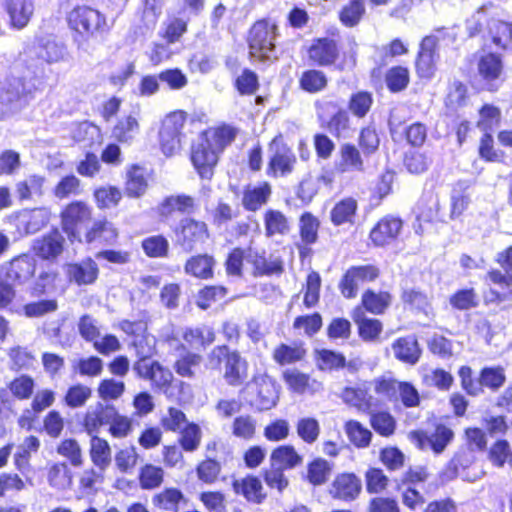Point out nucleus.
<instances>
[{
	"label": "nucleus",
	"instance_id": "1",
	"mask_svg": "<svg viewBox=\"0 0 512 512\" xmlns=\"http://www.w3.org/2000/svg\"><path fill=\"white\" fill-rule=\"evenodd\" d=\"M239 132L236 126L222 122L199 133L198 141L190 146L189 161L201 180L213 179L221 155L236 140Z\"/></svg>",
	"mask_w": 512,
	"mask_h": 512
},
{
	"label": "nucleus",
	"instance_id": "2",
	"mask_svg": "<svg viewBox=\"0 0 512 512\" xmlns=\"http://www.w3.org/2000/svg\"><path fill=\"white\" fill-rule=\"evenodd\" d=\"M359 44L354 36L347 38V45L341 43L338 28H331L326 35L315 37L306 49L307 59L318 68L333 67L339 72L353 70L358 63Z\"/></svg>",
	"mask_w": 512,
	"mask_h": 512
},
{
	"label": "nucleus",
	"instance_id": "3",
	"mask_svg": "<svg viewBox=\"0 0 512 512\" xmlns=\"http://www.w3.org/2000/svg\"><path fill=\"white\" fill-rule=\"evenodd\" d=\"M207 359L209 368L219 372L227 386L239 388L247 384L249 363L238 349L227 344L216 345Z\"/></svg>",
	"mask_w": 512,
	"mask_h": 512
},
{
	"label": "nucleus",
	"instance_id": "4",
	"mask_svg": "<svg viewBox=\"0 0 512 512\" xmlns=\"http://www.w3.org/2000/svg\"><path fill=\"white\" fill-rule=\"evenodd\" d=\"M280 37V26L271 17L256 19L246 32L245 41L249 57L264 63L277 60V40Z\"/></svg>",
	"mask_w": 512,
	"mask_h": 512
},
{
	"label": "nucleus",
	"instance_id": "5",
	"mask_svg": "<svg viewBox=\"0 0 512 512\" xmlns=\"http://www.w3.org/2000/svg\"><path fill=\"white\" fill-rule=\"evenodd\" d=\"M65 19L73 37L80 41L103 37L109 34L112 27L103 12L87 4L75 5L67 12Z\"/></svg>",
	"mask_w": 512,
	"mask_h": 512
},
{
	"label": "nucleus",
	"instance_id": "6",
	"mask_svg": "<svg viewBox=\"0 0 512 512\" xmlns=\"http://www.w3.org/2000/svg\"><path fill=\"white\" fill-rule=\"evenodd\" d=\"M187 119L188 113L182 109L170 111L160 119L156 133L157 146L166 158H171L181 151Z\"/></svg>",
	"mask_w": 512,
	"mask_h": 512
},
{
	"label": "nucleus",
	"instance_id": "7",
	"mask_svg": "<svg viewBox=\"0 0 512 512\" xmlns=\"http://www.w3.org/2000/svg\"><path fill=\"white\" fill-rule=\"evenodd\" d=\"M58 273L56 271H42L37 279L29 286L28 294L31 298L38 299L23 305V314L27 318H40L46 314L55 312L58 309L56 299L44 298L56 288Z\"/></svg>",
	"mask_w": 512,
	"mask_h": 512
},
{
	"label": "nucleus",
	"instance_id": "8",
	"mask_svg": "<svg viewBox=\"0 0 512 512\" xmlns=\"http://www.w3.org/2000/svg\"><path fill=\"white\" fill-rule=\"evenodd\" d=\"M269 156L265 174L270 179H283L292 175L298 165L297 155L286 142L284 134L277 133L268 142Z\"/></svg>",
	"mask_w": 512,
	"mask_h": 512
},
{
	"label": "nucleus",
	"instance_id": "9",
	"mask_svg": "<svg viewBox=\"0 0 512 512\" xmlns=\"http://www.w3.org/2000/svg\"><path fill=\"white\" fill-rule=\"evenodd\" d=\"M414 446L424 452L441 455L455 438L454 430L446 423L434 420L428 429H414L408 435Z\"/></svg>",
	"mask_w": 512,
	"mask_h": 512
},
{
	"label": "nucleus",
	"instance_id": "10",
	"mask_svg": "<svg viewBox=\"0 0 512 512\" xmlns=\"http://www.w3.org/2000/svg\"><path fill=\"white\" fill-rule=\"evenodd\" d=\"M61 231L71 244H81L82 229L93 219L92 207L83 200L67 203L59 213Z\"/></svg>",
	"mask_w": 512,
	"mask_h": 512
},
{
	"label": "nucleus",
	"instance_id": "11",
	"mask_svg": "<svg viewBox=\"0 0 512 512\" xmlns=\"http://www.w3.org/2000/svg\"><path fill=\"white\" fill-rule=\"evenodd\" d=\"M174 243L185 252H192L210 238L205 221L193 217L182 218L173 228Z\"/></svg>",
	"mask_w": 512,
	"mask_h": 512
},
{
	"label": "nucleus",
	"instance_id": "12",
	"mask_svg": "<svg viewBox=\"0 0 512 512\" xmlns=\"http://www.w3.org/2000/svg\"><path fill=\"white\" fill-rule=\"evenodd\" d=\"M316 116L319 126L335 138H340L350 129L349 113L337 102L316 103Z\"/></svg>",
	"mask_w": 512,
	"mask_h": 512
},
{
	"label": "nucleus",
	"instance_id": "13",
	"mask_svg": "<svg viewBox=\"0 0 512 512\" xmlns=\"http://www.w3.org/2000/svg\"><path fill=\"white\" fill-rule=\"evenodd\" d=\"M381 275V269L376 264L353 265L342 275L338 289L345 299H354L358 294V283L375 282Z\"/></svg>",
	"mask_w": 512,
	"mask_h": 512
},
{
	"label": "nucleus",
	"instance_id": "14",
	"mask_svg": "<svg viewBox=\"0 0 512 512\" xmlns=\"http://www.w3.org/2000/svg\"><path fill=\"white\" fill-rule=\"evenodd\" d=\"M404 227L400 216L386 214L380 217L368 234L369 244L374 248H385L398 241Z\"/></svg>",
	"mask_w": 512,
	"mask_h": 512
},
{
	"label": "nucleus",
	"instance_id": "15",
	"mask_svg": "<svg viewBox=\"0 0 512 512\" xmlns=\"http://www.w3.org/2000/svg\"><path fill=\"white\" fill-rule=\"evenodd\" d=\"M133 369L139 378L150 381L156 389L166 392L172 387L173 373L157 360L148 361L146 357H141L135 361Z\"/></svg>",
	"mask_w": 512,
	"mask_h": 512
},
{
	"label": "nucleus",
	"instance_id": "16",
	"mask_svg": "<svg viewBox=\"0 0 512 512\" xmlns=\"http://www.w3.org/2000/svg\"><path fill=\"white\" fill-rule=\"evenodd\" d=\"M438 38L433 35L425 36L419 45L414 67L419 79L430 80L437 70Z\"/></svg>",
	"mask_w": 512,
	"mask_h": 512
},
{
	"label": "nucleus",
	"instance_id": "17",
	"mask_svg": "<svg viewBox=\"0 0 512 512\" xmlns=\"http://www.w3.org/2000/svg\"><path fill=\"white\" fill-rule=\"evenodd\" d=\"M81 238L86 245L113 246L118 242L120 231L118 227L103 216L90 222Z\"/></svg>",
	"mask_w": 512,
	"mask_h": 512
},
{
	"label": "nucleus",
	"instance_id": "18",
	"mask_svg": "<svg viewBox=\"0 0 512 512\" xmlns=\"http://www.w3.org/2000/svg\"><path fill=\"white\" fill-rule=\"evenodd\" d=\"M476 66L478 76L486 85V90L496 92L498 86L495 85V83L499 81L504 74L502 55L493 51L483 52L477 57Z\"/></svg>",
	"mask_w": 512,
	"mask_h": 512
},
{
	"label": "nucleus",
	"instance_id": "19",
	"mask_svg": "<svg viewBox=\"0 0 512 512\" xmlns=\"http://www.w3.org/2000/svg\"><path fill=\"white\" fill-rule=\"evenodd\" d=\"M361 478L355 472H340L332 480L329 495L332 499L342 502H353L362 493Z\"/></svg>",
	"mask_w": 512,
	"mask_h": 512
},
{
	"label": "nucleus",
	"instance_id": "20",
	"mask_svg": "<svg viewBox=\"0 0 512 512\" xmlns=\"http://www.w3.org/2000/svg\"><path fill=\"white\" fill-rule=\"evenodd\" d=\"M66 239L58 227H52L48 232L34 240L32 251L41 260L54 261L64 252Z\"/></svg>",
	"mask_w": 512,
	"mask_h": 512
},
{
	"label": "nucleus",
	"instance_id": "21",
	"mask_svg": "<svg viewBox=\"0 0 512 512\" xmlns=\"http://www.w3.org/2000/svg\"><path fill=\"white\" fill-rule=\"evenodd\" d=\"M1 270L6 280L22 285L34 277L36 261L28 254H21L3 265Z\"/></svg>",
	"mask_w": 512,
	"mask_h": 512
},
{
	"label": "nucleus",
	"instance_id": "22",
	"mask_svg": "<svg viewBox=\"0 0 512 512\" xmlns=\"http://www.w3.org/2000/svg\"><path fill=\"white\" fill-rule=\"evenodd\" d=\"M231 487L236 495L243 497L251 504H262L268 496L261 478L251 473L242 478L234 479Z\"/></svg>",
	"mask_w": 512,
	"mask_h": 512
},
{
	"label": "nucleus",
	"instance_id": "23",
	"mask_svg": "<svg viewBox=\"0 0 512 512\" xmlns=\"http://www.w3.org/2000/svg\"><path fill=\"white\" fill-rule=\"evenodd\" d=\"M393 294L388 290L365 289L360 298V303L353 309H361L362 313L371 315H384L392 306Z\"/></svg>",
	"mask_w": 512,
	"mask_h": 512
},
{
	"label": "nucleus",
	"instance_id": "24",
	"mask_svg": "<svg viewBox=\"0 0 512 512\" xmlns=\"http://www.w3.org/2000/svg\"><path fill=\"white\" fill-rule=\"evenodd\" d=\"M164 0H142V7L137 12L134 33L145 36L151 34L162 15Z\"/></svg>",
	"mask_w": 512,
	"mask_h": 512
},
{
	"label": "nucleus",
	"instance_id": "25",
	"mask_svg": "<svg viewBox=\"0 0 512 512\" xmlns=\"http://www.w3.org/2000/svg\"><path fill=\"white\" fill-rule=\"evenodd\" d=\"M365 158L356 144L352 142L342 143L338 149L335 170L341 174L362 173L365 170Z\"/></svg>",
	"mask_w": 512,
	"mask_h": 512
},
{
	"label": "nucleus",
	"instance_id": "26",
	"mask_svg": "<svg viewBox=\"0 0 512 512\" xmlns=\"http://www.w3.org/2000/svg\"><path fill=\"white\" fill-rule=\"evenodd\" d=\"M148 172L144 165L132 163L127 165L124 176V194L131 199L143 197L149 187Z\"/></svg>",
	"mask_w": 512,
	"mask_h": 512
},
{
	"label": "nucleus",
	"instance_id": "27",
	"mask_svg": "<svg viewBox=\"0 0 512 512\" xmlns=\"http://www.w3.org/2000/svg\"><path fill=\"white\" fill-rule=\"evenodd\" d=\"M181 338L185 344H180L177 350H186L187 347L205 350L207 347L214 344L217 338V332L213 327L204 324L190 326L183 330Z\"/></svg>",
	"mask_w": 512,
	"mask_h": 512
},
{
	"label": "nucleus",
	"instance_id": "28",
	"mask_svg": "<svg viewBox=\"0 0 512 512\" xmlns=\"http://www.w3.org/2000/svg\"><path fill=\"white\" fill-rule=\"evenodd\" d=\"M391 348L394 358L409 366L416 365L422 356V348L414 334L396 338L392 342Z\"/></svg>",
	"mask_w": 512,
	"mask_h": 512
},
{
	"label": "nucleus",
	"instance_id": "29",
	"mask_svg": "<svg viewBox=\"0 0 512 512\" xmlns=\"http://www.w3.org/2000/svg\"><path fill=\"white\" fill-rule=\"evenodd\" d=\"M247 251V261L252 266L253 276H280L284 272V263L281 258L268 259L265 251H253L250 247Z\"/></svg>",
	"mask_w": 512,
	"mask_h": 512
},
{
	"label": "nucleus",
	"instance_id": "30",
	"mask_svg": "<svg viewBox=\"0 0 512 512\" xmlns=\"http://www.w3.org/2000/svg\"><path fill=\"white\" fill-rule=\"evenodd\" d=\"M99 274V266L92 257H85L79 262L70 263L67 267L69 281L78 286L94 284Z\"/></svg>",
	"mask_w": 512,
	"mask_h": 512
},
{
	"label": "nucleus",
	"instance_id": "31",
	"mask_svg": "<svg viewBox=\"0 0 512 512\" xmlns=\"http://www.w3.org/2000/svg\"><path fill=\"white\" fill-rule=\"evenodd\" d=\"M271 196L272 186L268 181L248 184L242 191L241 204L246 211L257 212L269 202Z\"/></svg>",
	"mask_w": 512,
	"mask_h": 512
},
{
	"label": "nucleus",
	"instance_id": "32",
	"mask_svg": "<svg viewBox=\"0 0 512 512\" xmlns=\"http://www.w3.org/2000/svg\"><path fill=\"white\" fill-rule=\"evenodd\" d=\"M115 414V406L108 403H97L93 410L86 411L80 423L87 435H98L100 429L107 425Z\"/></svg>",
	"mask_w": 512,
	"mask_h": 512
},
{
	"label": "nucleus",
	"instance_id": "33",
	"mask_svg": "<svg viewBox=\"0 0 512 512\" xmlns=\"http://www.w3.org/2000/svg\"><path fill=\"white\" fill-rule=\"evenodd\" d=\"M307 353V348L303 342H281L274 347L271 357L275 364L283 367L305 361Z\"/></svg>",
	"mask_w": 512,
	"mask_h": 512
},
{
	"label": "nucleus",
	"instance_id": "34",
	"mask_svg": "<svg viewBox=\"0 0 512 512\" xmlns=\"http://www.w3.org/2000/svg\"><path fill=\"white\" fill-rule=\"evenodd\" d=\"M151 503L162 512H180L187 504V498L181 489L169 486L153 494Z\"/></svg>",
	"mask_w": 512,
	"mask_h": 512
},
{
	"label": "nucleus",
	"instance_id": "35",
	"mask_svg": "<svg viewBox=\"0 0 512 512\" xmlns=\"http://www.w3.org/2000/svg\"><path fill=\"white\" fill-rule=\"evenodd\" d=\"M196 209L195 198L187 194L165 197L157 206V214L162 219H168L175 213L190 214Z\"/></svg>",
	"mask_w": 512,
	"mask_h": 512
},
{
	"label": "nucleus",
	"instance_id": "36",
	"mask_svg": "<svg viewBox=\"0 0 512 512\" xmlns=\"http://www.w3.org/2000/svg\"><path fill=\"white\" fill-rule=\"evenodd\" d=\"M351 317L363 342L375 343L380 340L383 332V323L380 319L366 316L361 309H353Z\"/></svg>",
	"mask_w": 512,
	"mask_h": 512
},
{
	"label": "nucleus",
	"instance_id": "37",
	"mask_svg": "<svg viewBox=\"0 0 512 512\" xmlns=\"http://www.w3.org/2000/svg\"><path fill=\"white\" fill-rule=\"evenodd\" d=\"M358 210L357 199L346 196L333 205L330 210V221L334 226H353L357 219Z\"/></svg>",
	"mask_w": 512,
	"mask_h": 512
},
{
	"label": "nucleus",
	"instance_id": "38",
	"mask_svg": "<svg viewBox=\"0 0 512 512\" xmlns=\"http://www.w3.org/2000/svg\"><path fill=\"white\" fill-rule=\"evenodd\" d=\"M491 43L500 51L512 50V22L503 19H491L487 26Z\"/></svg>",
	"mask_w": 512,
	"mask_h": 512
},
{
	"label": "nucleus",
	"instance_id": "39",
	"mask_svg": "<svg viewBox=\"0 0 512 512\" xmlns=\"http://www.w3.org/2000/svg\"><path fill=\"white\" fill-rule=\"evenodd\" d=\"M474 461L475 458L470 452H456L438 473L440 482L448 483L455 480L459 476L460 472L468 469Z\"/></svg>",
	"mask_w": 512,
	"mask_h": 512
},
{
	"label": "nucleus",
	"instance_id": "40",
	"mask_svg": "<svg viewBox=\"0 0 512 512\" xmlns=\"http://www.w3.org/2000/svg\"><path fill=\"white\" fill-rule=\"evenodd\" d=\"M264 234L267 238L285 236L291 230L288 217L278 209L269 208L263 213Z\"/></svg>",
	"mask_w": 512,
	"mask_h": 512
},
{
	"label": "nucleus",
	"instance_id": "41",
	"mask_svg": "<svg viewBox=\"0 0 512 512\" xmlns=\"http://www.w3.org/2000/svg\"><path fill=\"white\" fill-rule=\"evenodd\" d=\"M4 6L12 27L22 29L27 26L34 11L30 0H5Z\"/></svg>",
	"mask_w": 512,
	"mask_h": 512
},
{
	"label": "nucleus",
	"instance_id": "42",
	"mask_svg": "<svg viewBox=\"0 0 512 512\" xmlns=\"http://www.w3.org/2000/svg\"><path fill=\"white\" fill-rule=\"evenodd\" d=\"M89 457L93 465L99 470H106L112 461V449L107 439L99 435H88Z\"/></svg>",
	"mask_w": 512,
	"mask_h": 512
},
{
	"label": "nucleus",
	"instance_id": "43",
	"mask_svg": "<svg viewBox=\"0 0 512 512\" xmlns=\"http://www.w3.org/2000/svg\"><path fill=\"white\" fill-rule=\"evenodd\" d=\"M270 463L281 469L291 470L303 463V456L291 444L279 445L270 453Z\"/></svg>",
	"mask_w": 512,
	"mask_h": 512
},
{
	"label": "nucleus",
	"instance_id": "44",
	"mask_svg": "<svg viewBox=\"0 0 512 512\" xmlns=\"http://www.w3.org/2000/svg\"><path fill=\"white\" fill-rule=\"evenodd\" d=\"M215 260L208 254H196L189 257L185 264V273L198 279H211L214 275Z\"/></svg>",
	"mask_w": 512,
	"mask_h": 512
},
{
	"label": "nucleus",
	"instance_id": "45",
	"mask_svg": "<svg viewBox=\"0 0 512 512\" xmlns=\"http://www.w3.org/2000/svg\"><path fill=\"white\" fill-rule=\"evenodd\" d=\"M298 86L306 93L317 94L327 88L328 77L324 71L314 66L302 71L298 78Z\"/></svg>",
	"mask_w": 512,
	"mask_h": 512
},
{
	"label": "nucleus",
	"instance_id": "46",
	"mask_svg": "<svg viewBox=\"0 0 512 512\" xmlns=\"http://www.w3.org/2000/svg\"><path fill=\"white\" fill-rule=\"evenodd\" d=\"M384 82L390 93L395 94L405 91L411 82L409 67L401 64L391 66L384 74Z\"/></svg>",
	"mask_w": 512,
	"mask_h": 512
},
{
	"label": "nucleus",
	"instance_id": "47",
	"mask_svg": "<svg viewBox=\"0 0 512 512\" xmlns=\"http://www.w3.org/2000/svg\"><path fill=\"white\" fill-rule=\"evenodd\" d=\"M394 180L395 173L390 169H386L378 175L369 196L371 207H379L384 199L393 193Z\"/></svg>",
	"mask_w": 512,
	"mask_h": 512
},
{
	"label": "nucleus",
	"instance_id": "48",
	"mask_svg": "<svg viewBox=\"0 0 512 512\" xmlns=\"http://www.w3.org/2000/svg\"><path fill=\"white\" fill-rule=\"evenodd\" d=\"M137 480L142 490L158 489L165 480L164 468L153 463H144L138 470Z\"/></svg>",
	"mask_w": 512,
	"mask_h": 512
},
{
	"label": "nucleus",
	"instance_id": "49",
	"mask_svg": "<svg viewBox=\"0 0 512 512\" xmlns=\"http://www.w3.org/2000/svg\"><path fill=\"white\" fill-rule=\"evenodd\" d=\"M344 432L350 442L357 449H364L371 445L373 434L360 421L349 419L343 425Z\"/></svg>",
	"mask_w": 512,
	"mask_h": 512
},
{
	"label": "nucleus",
	"instance_id": "50",
	"mask_svg": "<svg viewBox=\"0 0 512 512\" xmlns=\"http://www.w3.org/2000/svg\"><path fill=\"white\" fill-rule=\"evenodd\" d=\"M343 401L361 412H371L374 403L368 388L362 386L345 387L342 391Z\"/></svg>",
	"mask_w": 512,
	"mask_h": 512
},
{
	"label": "nucleus",
	"instance_id": "51",
	"mask_svg": "<svg viewBox=\"0 0 512 512\" xmlns=\"http://www.w3.org/2000/svg\"><path fill=\"white\" fill-rule=\"evenodd\" d=\"M140 129L137 118L126 115L120 118L112 128L111 136L119 144H130Z\"/></svg>",
	"mask_w": 512,
	"mask_h": 512
},
{
	"label": "nucleus",
	"instance_id": "52",
	"mask_svg": "<svg viewBox=\"0 0 512 512\" xmlns=\"http://www.w3.org/2000/svg\"><path fill=\"white\" fill-rule=\"evenodd\" d=\"M332 470V463L322 457H315L307 463L305 479L313 486H321L329 480Z\"/></svg>",
	"mask_w": 512,
	"mask_h": 512
},
{
	"label": "nucleus",
	"instance_id": "53",
	"mask_svg": "<svg viewBox=\"0 0 512 512\" xmlns=\"http://www.w3.org/2000/svg\"><path fill=\"white\" fill-rule=\"evenodd\" d=\"M365 489L369 495H381L390 487V478L380 467L370 466L364 473Z\"/></svg>",
	"mask_w": 512,
	"mask_h": 512
},
{
	"label": "nucleus",
	"instance_id": "54",
	"mask_svg": "<svg viewBox=\"0 0 512 512\" xmlns=\"http://www.w3.org/2000/svg\"><path fill=\"white\" fill-rule=\"evenodd\" d=\"M366 14L365 0H348L338 12L340 23L346 28L356 27Z\"/></svg>",
	"mask_w": 512,
	"mask_h": 512
},
{
	"label": "nucleus",
	"instance_id": "55",
	"mask_svg": "<svg viewBox=\"0 0 512 512\" xmlns=\"http://www.w3.org/2000/svg\"><path fill=\"white\" fill-rule=\"evenodd\" d=\"M409 52L408 43L401 38H393L383 46V54L381 55V65L374 67L370 71L372 78L381 76V69L386 66L388 61L407 55Z\"/></svg>",
	"mask_w": 512,
	"mask_h": 512
},
{
	"label": "nucleus",
	"instance_id": "56",
	"mask_svg": "<svg viewBox=\"0 0 512 512\" xmlns=\"http://www.w3.org/2000/svg\"><path fill=\"white\" fill-rule=\"evenodd\" d=\"M181 354L173 363L176 374L182 378L192 379L196 376V370L202 363V355L192 351Z\"/></svg>",
	"mask_w": 512,
	"mask_h": 512
},
{
	"label": "nucleus",
	"instance_id": "57",
	"mask_svg": "<svg viewBox=\"0 0 512 512\" xmlns=\"http://www.w3.org/2000/svg\"><path fill=\"white\" fill-rule=\"evenodd\" d=\"M374 103L373 94L367 90H359L352 93L348 99L347 109L358 119L365 118Z\"/></svg>",
	"mask_w": 512,
	"mask_h": 512
},
{
	"label": "nucleus",
	"instance_id": "58",
	"mask_svg": "<svg viewBox=\"0 0 512 512\" xmlns=\"http://www.w3.org/2000/svg\"><path fill=\"white\" fill-rule=\"evenodd\" d=\"M35 57L45 63L53 64L64 59V45L55 40H41L34 47Z\"/></svg>",
	"mask_w": 512,
	"mask_h": 512
},
{
	"label": "nucleus",
	"instance_id": "59",
	"mask_svg": "<svg viewBox=\"0 0 512 512\" xmlns=\"http://www.w3.org/2000/svg\"><path fill=\"white\" fill-rule=\"evenodd\" d=\"M178 433L179 436L177 439V443L182 448L183 451L192 453L200 447L202 440V431L197 423H186L183 426V428H181L178 431Z\"/></svg>",
	"mask_w": 512,
	"mask_h": 512
},
{
	"label": "nucleus",
	"instance_id": "60",
	"mask_svg": "<svg viewBox=\"0 0 512 512\" xmlns=\"http://www.w3.org/2000/svg\"><path fill=\"white\" fill-rule=\"evenodd\" d=\"M296 434L299 439L307 444L312 445L318 441L321 434V425L318 419L312 416L301 417L295 424Z\"/></svg>",
	"mask_w": 512,
	"mask_h": 512
},
{
	"label": "nucleus",
	"instance_id": "61",
	"mask_svg": "<svg viewBox=\"0 0 512 512\" xmlns=\"http://www.w3.org/2000/svg\"><path fill=\"white\" fill-rule=\"evenodd\" d=\"M320 220L309 211L303 212L299 217V236L305 245H313L318 241Z\"/></svg>",
	"mask_w": 512,
	"mask_h": 512
},
{
	"label": "nucleus",
	"instance_id": "62",
	"mask_svg": "<svg viewBox=\"0 0 512 512\" xmlns=\"http://www.w3.org/2000/svg\"><path fill=\"white\" fill-rule=\"evenodd\" d=\"M400 299L405 307L412 311L427 314L431 309V302L428 295L420 289L404 288L401 291Z\"/></svg>",
	"mask_w": 512,
	"mask_h": 512
},
{
	"label": "nucleus",
	"instance_id": "63",
	"mask_svg": "<svg viewBox=\"0 0 512 512\" xmlns=\"http://www.w3.org/2000/svg\"><path fill=\"white\" fill-rule=\"evenodd\" d=\"M487 458L493 467L503 468L507 463L511 466L512 449L508 440L496 439L487 450Z\"/></svg>",
	"mask_w": 512,
	"mask_h": 512
},
{
	"label": "nucleus",
	"instance_id": "64",
	"mask_svg": "<svg viewBox=\"0 0 512 512\" xmlns=\"http://www.w3.org/2000/svg\"><path fill=\"white\" fill-rule=\"evenodd\" d=\"M369 422L372 429L381 437H391L396 431L397 422L387 410L371 412Z\"/></svg>",
	"mask_w": 512,
	"mask_h": 512
}]
</instances>
